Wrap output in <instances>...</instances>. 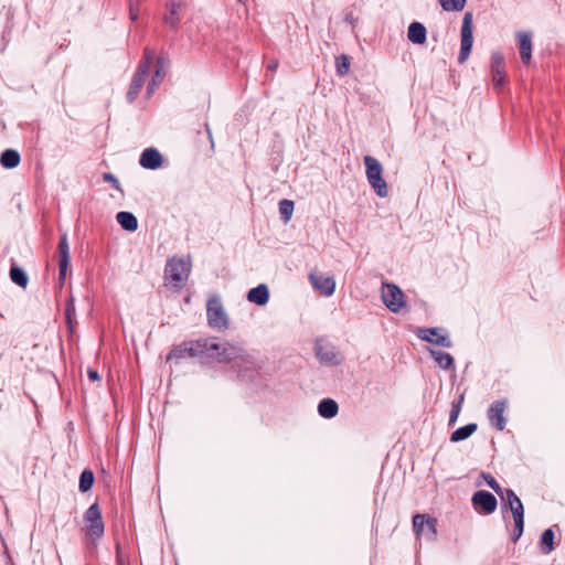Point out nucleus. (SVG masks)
Returning a JSON list of instances; mask_svg holds the SVG:
<instances>
[{
  "label": "nucleus",
  "mask_w": 565,
  "mask_h": 565,
  "mask_svg": "<svg viewBox=\"0 0 565 565\" xmlns=\"http://www.w3.org/2000/svg\"><path fill=\"white\" fill-rule=\"evenodd\" d=\"M215 338H207L206 358L218 363H233L234 367L244 365L245 372L256 373L255 361L241 344L232 342L217 343Z\"/></svg>",
  "instance_id": "nucleus-1"
},
{
  "label": "nucleus",
  "mask_w": 565,
  "mask_h": 565,
  "mask_svg": "<svg viewBox=\"0 0 565 565\" xmlns=\"http://www.w3.org/2000/svg\"><path fill=\"white\" fill-rule=\"evenodd\" d=\"M295 203L291 200L284 199L279 202V213L281 220L287 223L291 218V215L294 213Z\"/></svg>",
  "instance_id": "nucleus-31"
},
{
  "label": "nucleus",
  "mask_w": 565,
  "mask_h": 565,
  "mask_svg": "<svg viewBox=\"0 0 565 565\" xmlns=\"http://www.w3.org/2000/svg\"><path fill=\"white\" fill-rule=\"evenodd\" d=\"M268 298L269 291L266 285H258L257 287L250 289L247 294L248 301L258 306L265 305L268 301Z\"/></svg>",
  "instance_id": "nucleus-22"
},
{
  "label": "nucleus",
  "mask_w": 565,
  "mask_h": 565,
  "mask_svg": "<svg viewBox=\"0 0 565 565\" xmlns=\"http://www.w3.org/2000/svg\"><path fill=\"white\" fill-rule=\"evenodd\" d=\"M433 356L436 361V363L445 370H450L454 367V359L452 356L443 351L433 352Z\"/></svg>",
  "instance_id": "nucleus-30"
},
{
  "label": "nucleus",
  "mask_w": 565,
  "mask_h": 565,
  "mask_svg": "<svg viewBox=\"0 0 565 565\" xmlns=\"http://www.w3.org/2000/svg\"><path fill=\"white\" fill-rule=\"evenodd\" d=\"M207 338L186 340L174 345L166 356L167 363H180L184 359L206 358Z\"/></svg>",
  "instance_id": "nucleus-2"
},
{
  "label": "nucleus",
  "mask_w": 565,
  "mask_h": 565,
  "mask_svg": "<svg viewBox=\"0 0 565 565\" xmlns=\"http://www.w3.org/2000/svg\"><path fill=\"white\" fill-rule=\"evenodd\" d=\"M420 339L445 348H450L451 342L447 335L441 334L436 328H428L420 331Z\"/></svg>",
  "instance_id": "nucleus-19"
},
{
  "label": "nucleus",
  "mask_w": 565,
  "mask_h": 565,
  "mask_svg": "<svg viewBox=\"0 0 565 565\" xmlns=\"http://www.w3.org/2000/svg\"><path fill=\"white\" fill-rule=\"evenodd\" d=\"M413 529L418 539L435 540L437 537V519L427 513H417L413 516Z\"/></svg>",
  "instance_id": "nucleus-8"
},
{
  "label": "nucleus",
  "mask_w": 565,
  "mask_h": 565,
  "mask_svg": "<svg viewBox=\"0 0 565 565\" xmlns=\"http://www.w3.org/2000/svg\"><path fill=\"white\" fill-rule=\"evenodd\" d=\"M0 162L4 168H15L20 162V154L12 149H8L1 153Z\"/></svg>",
  "instance_id": "nucleus-28"
},
{
  "label": "nucleus",
  "mask_w": 565,
  "mask_h": 565,
  "mask_svg": "<svg viewBox=\"0 0 565 565\" xmlns=\"http://www.w3.org/2000/svg\"><path fill=\"white\" fill-rule=\"evenodd\" d=\"M162 162H163L162 156L154 148L145 149L143 152L141 153V157L139 160V163L141 167H143L146 169H151V170L160 168Z\"/></svg>",
  "instance_id": "nucleus-17"
},
{
  "label": "nucleus",
  "mask_w": 565,
  "mask_h": 565,
  "mask_svg": "<svg viewBox=\"0 0 565 565\" xmlns=\"http://www.w3.org/2000/svg\"><path fill=\"white\" fill-rule=\"evenodd\" d=\"M75 315V305H74V297L72 292H70V296L67 298L66 308H65V318L66 322L70 327V329H73V317Z\"/></svg>",
  "instance_id": "nucleus-36"
},
{
  "label": "nucleus",
  "mask_w": 565,
  "mask_h": 565,
  "mask_svg": "<svg viewBox=\"0 0 565 565\" xmlns=\"http://www.w3.org/2000/svg\"><path fill=\"white\" fill-rule=\"evenodd\" d=\"M491 75H492V84L495 88H501L507 83L504 58L499 53L492 54Z\"/></svg>",
  "instance_id": "nucleus-13"
},
{
  "label": "nucleus",
  "mask_w": 565,
  "mask_h": 565,
  "mask_svg": "<svg viewBox=\"0 0 565 565\" xmlns=\"http://www.w3.org/2000/svg\"><path fill=\"white\" fill-rule=\"evenodd\" d=\"M462 403H463V395H460L457 401H454L451 403V409H450V414H449V425L455 424L456 420L458 419Z\"/></svg>",
  "instance_id": "nucleus-37"
},
{
  "label": "nucleus",
  "mask_w": 565,
  "mask_h": 565,
  "mask_svg": "<svg viewBox=\"0 0 565 565\" xmlns=\"http://www.w3.org/2000/svg\"><path fill=\"white\" fill-rule=\"evenodd\" d=\"M335 67H337V73L340 76L347 75L349 73V71H350V60H349V56L345 55V54L339 55L335 58Z\"/></svg>",
  "instance_id": "nucleus-33"
},
{
  "label": "nucleus",
  "mask_w": 565,
  "mask_h": 565,
  "mask_svg": "<svg viewBox=\"0 0 565 565\" xmlns=\"http://www.w3.org/2000/svg\"><path fill=\"white\" fill-rule=\"evenodd\" d=\"M85 526L82 529L85 536L96 541L104 535L105 525L102 516L100 507L97 502L93 503L84 514Z\"/></svg>",
  "instance_id": "nucleus-5"
},
{
  "label": "nucleus",
  "mask_w": 565,
  "mask_h": 565,
  "mask_svg": "<svg viewBox=\"0 0 565 565\" xmlns=\"http://www.w3.org/2000/svg\"><path fill=\"white\" fill-rule=\"evenodd\" d=\"M94 480H95V478H94L93 471L89 469H85L81 473V477H79V484H78L79 491H82V492L89 491L94 484Z\"/></svg>",
  "instance_id": "nucleus-32"
},
{
  "label": "nucleus",
  "mask_w": 565,
  "mask_h": 565,
  "mask_svg": "<svg viewBox=\"0 0 565 565\" xmlns=\"http://www.w3.org/2000/svg\"><path fill=\"white\" fill-rule=\"evenodd\" d=\"M206 319L209 327L216 331H225L230 328V319L218 295L209 297L206 302Z\"/></svg>",
  "instance_id": "nucleus-4"
},
{
  "label": "nucleus",
  "mask_w": 565,
  "mask_h": 565,
  "mask_svg": "<svg viewBox=\"0 0 565 565\" xmlns=\"http://www.w3.org/2000/svg\"><path fill=\"white\" fill-rule=\"evenodd\" d=\"M103 180L107 183H109L115 190L122 192V189L120 186V183L118 179L110 172H105L103 174Z\"/></svg>",
  "instance_id": "nucleus-41"
},
{
  "label": "nucleus",
  "mask_w": 565,
  "mask_h": 565,
  "mask_svg": "<svg viewBox=\"0 0 565 565\" xmlns=\"http://www.w3.org/2000/svg\"><path fill=\"white\" fill-rule=\"evenodd\" d=\"M239 3L246 4L248 0H237Z\"/></svg>",
  "instance_id": "nucleus-45"
},
{
  "label": "nucleus",
  "mask_w": 565,
  "mask_h": 565,
  "mask_svg": "<svg viewBox=\"0 0 565 565\" xmlns=\"http://www.w3.org/2000/svg\"><path fill=\"white\" fill-rule=\"evenodd\" d=\"M278 64H279L278 60H276V58L270 60L267 64V71L275 72L278 67Z\"/></svg>",
  "instance_id": "nucleus-42"
},
{
  "label": "nucleus",
  "mask_w": 565,
  "mask_h": 565,
  "mask_svg": "<svg viewBox=\"0 0 565 565\" xmlns=\"http://www.w3.org/2000/svg\"><path fill=\"white\" fill-rule=\"evenodd\" d=\"M483 479L487 484L501 498L504 494V491L497 482V480L490 473H482Z\"/></svg>",
  "instance_id": "nucleus-38"
},
{
  "label": "nucleus",
  "mask_w": 565,
  "mask_h": 565,
  "mask_svg": "<svg viewBox=\"0 0 565 565\" xmlns=\"http://www.w3.org/2000/svg\"><path fill=\"white\" fill-rule=\"evenodd\" d=\"M147 77L140 74L135 73L132 81L130 83L129 89L127 92V100L129 103H134L138 95L140 94Z\"/></svg>",
  "instance_id": "nucleus-24"
},
{
  "label": "nucleus",
  "mask_w": 565,
  "mask_h": 565,
  "mask_svg": "<svg viewBox=\"0 0 565 565\" xmlns=\"http://www.w3.org/2000/svg\"><path fill=\"white\" fill-rule=\"evenodd\" d=\"M183 7L182 0H170L167 4V13L163 17V22L172 29H177L180 22L179 11Z\"/></svg>",
  "instance_id": "nucleus-18"
},
{
  "label": "nucleus",
  "mask_w": 565,
  "mask_h": 565,
  "mask_svg": "<svg viewBox=\"0 0 565 565\" xmlns=\"http://www.w3.org/2000/svg\"><path fill=\"white\" fill-rule=\"evenodd\" d=\"M310 280H311V282H313V284L320 282L319 280H317V279L315 278V276H313L312 274L310 275Z\"/></svg>",
  "instance_id": "nucleus-44"
},
{
  "label": "nucleus",
  "mask_w": 565,
  "mask_h": 565,
  "mask_svg": "<svg viewBox=\"0 0 565 565\" xmlns=\"http://www.w3.org/2000/svg\"><path fill=\"white\" fill-rule=\"evenodd\" d=\"M364 164L366 168L367 180L372 188L374 189L375 193L381 198L386 196L388 190L385 180L382 178L383 169L381 163L375 158L371 156H365Z\"/></svg>",
  "instance_id": "nucleus-7"
},
{
  "label": "nucleus",
  "mask_w": 565,
  "mask_h": 565,
  "mask_svg": "<svg viewBox=\"0 0 565 565\" xmlns=\"http://www.w3.org/2000/svg\"><path fill=\"white\" fill-rule=\"evenodd\" d=\"M502 509H510L514 519L513 542H516L523 533L524 529V507L520 498L512 489L504 490L501 497Z\"/></svg>",
  "instance_id": "nucleus-3"
},
{
  "label": "nucleus",
  "mask_w": 565,
  "mask_h": 565,
  "mask_svg": "<svg viewBox=\"0 0 565 565\" xmlns=\"http://www.w3.org/2000/svg\"><path fill=\"white\" fill-rule=\"evenodd\" d=\"M445 11H461L466 6V0H438Z\"/></svg>",
  "instance_id": "nucleus-34"
},
{
  "label": "nucleus",
  "mask_w": 565,
  "mask_h": 565,
  "mask_svg": "<svg viewBox=\"0 0 565 565\" xmlns=\"http://www.w3.org/2000/svg\"><path fill=\"white\" fill-rule=\"evenodd\" d=\"M10 278L12 282H28V276L22 268L12 263L10 267Z\"/></svg>",
  "instance_id": "nucleus-35"
},
{
  "label": "nucleus",
  "mask_w": 565,
  "mask_h": 565,
  "mask_svg": "<svg viewBox=\"0 0 565 565\" xmlns=\"http://www.w3.org/2000/svg\"><path fill=\"white\" fill-rule=\"evenodd\" d=\"M57 263H58V280L64 282L67 278V270L70 265V246L66 234L60 237L57 245Z\"/></svg>",
  "instance_id": "nucleus-12"
},
{
  "label": "nucleus",
  "mask_w": 565,
  "mask_h": 565,
  "mask_svg": "<svg viewBox=\"0 0 565 565\" xmlns=\"http://www.w3.org/2000/svg\"><path fill=\"white\" fill-rule=\"evenodd\" d=\"M192 269L191 258L189 256H173L168 259L164 276L167 279L174 282H182L188 280Z\"/></svg>",
  "instance_id": "nucleus-6"
},
{
  "label": "nucleus",
  "mask_w": 565,
  "mask_h": 565,
  "mask_svg": "<svg viewBox=\"0 0 565 565\" xmlns=\"http://www.w3.org/2000/svg\"><path fill=\"white\" fill-rule=\"evenodd\" d=\"M477 430V424L470 423L463 427H460L451 433L450 440L452 443H458L467 439Z\"/></svg>",
  "instance_id": "nucleus-27"
},
{
  "label": "nucleus",
  "mask_w": 565,
  "mask_h": 565,
  "mask_svg": "<svg viewBox=\"0 0 565 565\" xmlns=\"http://www.w3.org/2000/svg\"><path fill=\"white\" fill-rule=\"evenodd\" d=\"M323 282L329 284V282H332V281H331V278H326V279L323 280Z\"/></svg>",
  "instance_id": "nucleus-46"
},
{
  "label": "nucleus",
  "mask_w": 565,
  "mask_h": 565,
  "mask_svg": "<svg viewBox=\"0 0 565 565\" xmlns=\"http://www.w3.org/2000/svg\"><path fill=\"white\" fill-rule=\"evenodd\" d=\"M87 375H88V379L90 381H99L100 380V376L98 374V372L96 370H88L87 371Z\"/></svg>",
  "instance_id": "nucleus-43"
},
{
  "label": "nucleus",
  "mask_w": 565,
  "mask_h": 565,
  "mask_svg": "<svg viewBox=\"0 0 565 565\" xmlns=\"http://www.w3.org/2000/svg\"><path fill=\"white\" fill-rule=\"evenodd\" d=\"M141 0H129V15L132 21L139 17Z\"/></svg>",
  "instance_id": "nucleus-40"
},
{
  "label": "nucleus",
  "mask_w": 565,
  "mask_h": 565,
  "mask_svg": "<svg viewBox=\"0 0 565 565\" xmlns=\"http://www.w3.org/2000/svg\"><path fill=\"white\" fill-rule=\"evenodd\" d=\"M408 40L414 44H424L426 42V28L419 22H413L408 26Z\"/></svg>",
  "instance_id": "nucleus-21"
},
{
  "label": "nucleus",
  "mask_w": 565,
  "mask_h": 565,
  "mask_svg": "<svg viewBox=\"0 0 565 565\" xmlns=\"http://www.w3.org/2000/svg\"><path fill=\"white\" fill-rule=\"evenodd\" d=\"M472 13L470 11L466 12L462 20L461 25V47L458 56V62L463 63L471 51L473 36H472Z\"/></svg>",
  "instance_id": "nucleus-10"
},
{
  "label": "nucleus",
  "mask_w": 565,
  "mask_h": 565,
  "mask_svg": "<svg viewBox=\"0 0 565 565\" xmlns=\"http://www.w3.org/2000/svg\"><path fill=\"white\" fill-rule=\"evenodd\" d=\"M316 356L322 363L335 365L340 363L339 353L334 350L332 345L323 342L322 340H317L315 343Z\"/></svg>",
  "instance_id": "nucleus-14"
},
{
  "label": "nucleus",
  "mask_w": 565,
  "mask_h": 565,
  "mask_svg": "<svg viewBox=\"0 0 565 565\" xmlns=\"http://www.w3.org/2000/svg\"><path fill=\"white\" fill-rule=\"evenodd\" d=\"M541 550L543 553L548 554L554 550V532L546 529L541 536Z\"/></svg>",
  "instance_id": "nucleus-29"
},
{
  "label": "nucleus",
  "mask_w": 565,
  "mask_h": 565,
  "mask_svg": "<svg viewBox=\"0 0 565 565\" xmlns=\"http://www.w3.org/2000/svg\"><path fill=\"white\" fill-rule=\"evenodd\" d=\"M116 218L120 226L126 231H135L138 227V221L130 212H119Z\"/></svg>",
  "instance_id": "nucleus-26"
},
{
  "label": "nucleus",
  "mask_w": 565,
  "mask_h": 565,
  "mask_svg": "<svg viewBox=\"0 0 565 565\" xmlns=\"http://www.w3.org/2000/svg\"><path fill=\"white\" fill-rule=\"evenodd\" d=\"M154 57H156L154 50L149 46H146L143 49L142 58L138 65L136 73L148 77L150 70L152 67Z\"/></svg>",
  "instance_id": "nucleus-20"
},
{
  "label": "nucleus",
  "mask_w": 565,
  "mask_h": 565,
  "mask_svg": "<svg viewBox=\"0 0 565 565\" xmlns=\"http://www.w3.org/2000/svg\"><path fill=\"white\" fill-rule=\"evenodd\" d=\"M382 299L392 312H399L406 307V296L398 285H382Z\"/></svg>",
  "instance_id": "nucleus-9"
},
{
  "label": "nucleus",
  "mask_w": 565,
  "mask_h": 565,
  "mask_svg": "<svg viewBox=\"0 0 565 565\" xmlns=\"http://www.w3.org/2000/svg\"><path fill=\"white\" fill-rule=\"evenodd\" d=\"M471 503L473 509L479 514L484 515L493 513L498 507V501L492 493L484 490L475 492V494L471 498Z\"/></svg>",
  "instance_id": "nucleus-11"
},
{
  "label": "nucleus",
  "mask_w": 565,
  "mask_h": 565,
  "mask_svg": "<svg viewBox=\"0 0 565 565\" xmlns=\"http://www.w3.org/2000/svg\"><path fill=\"white\" fill-rule=\"evenodd\" d=\"M339 407L335 401L331 398L322 399L319 403L318 412L324 418H332L338 414Z\"/></svg>",
  "instance_id": "nucleus-25"
},
{
  "label": "nucleus",
  "mask_w": 565,
  "mask_h": 565,
  "mask_svg": "<svg viewBox=\"0 0 565 565\" xmlns=\"http://www.w3.org/2000/svg\"><path fill=\"white\" fill-rule=\"evenodd\" d=\"M516 39L519 43V52L521 61L529 66L532 58V36L529 32H518Z\"/></svg>",
  "instance_id": "nucleus-16"
},
{
  "label": "nucleus",
  "mask_w": 565,
  "mask_h": 565,
  "mask_svg": "<svg viewBox=\"0 0 565 565\" xmlns=\"http://www.w3.org/2000/svg\"><path fill=\"white\" fill-rule=\"evenodd\" d=\"M505 408L507 403L504 401H495L488 409V418L491 425L498 430L505 428V418L503 416Z\"/></svg>",
  "instance_id": "nucleus-15"
},
{
  "label": "nucleus",
  "mask_w": 565,
  "mask_h": 565,
  "mask_svg": "<svg viewBox=\"0 0 565 565\" xmlns=\"http://www.w3.org/2000/svg\"><path fill=\"white\" fill-rule=\"evenodd\" d=\"M335 285H313L316 292L319 296L329 297L334 292Z\"/></svg>",
  "instance_id": "nucleus-39"
},
{
  "label": "nucleus",
  "mask_w": 565,
  "mask_h": 565,
  "mask_svg": "<svg viewBox=\"0 0 565 565\" xmlns=\"http://www.w3.org/2000/svg\"><path fill=\"white\" fill-rule=\"evenodd\" d=\"M164 75H166V73L163 72V60L161 57H158L157 62H156L154 74L147 86V97L148 98L153 94L156 87L161 83Z\"/></svg>",
  "instance_id": "nucleus-23"
}]
</instances>
